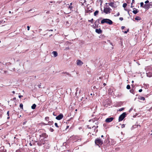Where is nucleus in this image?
I'll use <instances>...</instances> for the list:
<instances>
[{
  "instance_id": "nucleus-1",
  "label": "nucleus",
  "mask_w": 152,
  "mask_h": 152,
  "mask_svg": "<svg viewBox=\"0 0 152 152\" xmlns=\"http://www.w3.org/2000/svg\"><path fill=\"white\" fill-rule=\"evenodd\" d=\"M101 23L102 24L104 23H106L110 25L113 24V22L110 19L107 18H104L101 21Z\"/></svg>"
},
{
  "instance_id": "nucleus-2",
  "label": "nucleus",
  "mask_w": 152,
  "mask_h": 152,
  "mask_svg": "<svg viewBox=\"0 0 152 152\" xmlns=\"http://www.w3.org/2000/svg\"><path fill=\"white\" fill-rule=\"evenodd\" d=\"M127 114L126 112H124L118 118V122L122 121L126 117Z\"/></svg>"
},
{
  "instance_id": "nucleus-3",
  "label": "nucleus",
  "mask_w": 152,
  "mask_h": 152,
  "mask_svg": "<svg viewBox=\"0 0 152 152\" xmlns=\"http://www.w3.org/2000/svg\"><path fill=\"white\" fill-rule=\"evenodd\" d=\"M95 143L97 145L99 146V145H101L103 144V141L100 138H97L95 140Z\"/></svg>"
},
{
  "instance_id": "nucleus-4",
  "label": "nucleus",
  "mask_w": 152,
  "mask_h": 152,
  "mask_svg": "<svg viewBox=\"0 0 152 152\" xmlns=\"http://www.w3.org/2000/svg\"><path fill=\"white\" fill-rule=\"evenodd\" d=\"M151 7H152V1L150 2L148 4H145L144 5V8L147 10H148Z\"/></svg>"
},
{
  "instance_id": "nucleus-5",
  "label": "nucleus",
  "mask_w": 152,
  "mask_h": 152,
  "mask_svg": "<svg viewBox=\"0 0 152 152\" xmlns=\"http://www.w3.org/2000/svg\"><path fill=\"white\" fill-rule=\"evenodd\" d=\"M102 19L101 18L100 19H97L96 20L94 23V24L95 25V26H94V28H97L99 27V21L100 19Z\"/></svg>"
},
{
  "instance_id": "nucleus-6",
  "label": "nucleus",
  "mask_w": 152,
  "mask_h": 152,
  "mask_svg": "<svg viewBox=\"0 0 152 152\" xmlns=\"http://www.w3.org/2000/svg\"><path fill=\"white\" fill-rule=\"evenodd\" d=\"M45 140L44 139H43L42 140V141L41 140L40 142H38L37 143V145L39 146H41L42 144H45V146L46 145V144H48L47 143L46 144L45 142L44 143V142H45Z\"/></svg>"
},
{
  "instance_id": "nucleus-7",
  "label": "nucleus",
  "mask_w": 152,
  "mask_h": 152,
  "mask_svg": "<svg viewBox=\"0 0 152 152\" xmlns=\"http://www.w3.org/2000/svg\"><path fill=\"white\" fill-rule=\"evenodd\" d=\"M63 117V115L62 114H60L57 116L56 118L57 120H60Z\"/></svg>"
},
{
  "instance_id": "nucleus-8",
  "label": "nucleus",
  "mask_w": 152,
  "mask_h": 152,
  "mask_svg": "<svg viewBox=\"0 0 152 152\" xmlns=\"http://www.w3.org/2000/svg\"><path fill=\"white\" fill-rule=\"evenodd\" d=\"M114 119V118L112 117L108 118L105 120V122L107 123H109L111 122Z\"/></svg>"
},
{
  "instance_id": "nucleus-9",
  "label": "nucleus",
  "mask_w": 152,
  "mask_h": 152,
  "mask_svg": "<svg viewBox=\"0 0 152 152\" xmlns=\"http://www.w3.org/2000/svg\"><path fill=\"white\" fill-rule=\"evenodd\" d=\"M83 64V62L80 60L77 61V65L81 66Z\"/></svg>"
},
{
  "instance_id": "nucleus-10",
  "label": "nucleus",
  "mask_w": 152,
  "mask_h": 152,
  "mask_svg": "<svg viewBox=\"0 0 152 152\" xmlns=\"http://www.w3.org/2000/svg\"><path fill=\"white\" fill-rule=\"evenodd\" d=\"M40 137H42L45 138H46L48 137V135L45 133H43L41 134L40 135Z\"/></svg>"
},
{
  "instance_id": "nucleus-11",
  "label": "nucleus",
  "mask_w": 152,
  "mask_h": 152,
  "mask_svg": "<svg viewBox=\"0 0 152 152\" xmlns=\"http://www.w3.org/2000/svg\"><path fill=\"white\" fill-rule=\"evenodd\" d=\"M95 32L98 34H100L102 33V31L100 28L96 29L95 30Z\"/></svg>"
},
{
  "instance_id": "nucleus-12",
  "label": "nucleus",
  "mask_w": 152,
  "mask_h": 152,
  "mask_svg": "<svg viewBox=\"0 0 152 152\" xmlns=\"http://www.w3.org/2000/svg\"><path fill=\"white\" fill-rule=\"evenodd\" d=\"M114 4L113 5V8H116L117 6L119 5V2H113Z\"/></svg>"
},
{
  "instance_id": "nucleus-13",
  "label": "nucleus",
  "mask_w": 152,
  "mask_h": 152,
  "mask_svg": "<svg viewBox=\"0 0 152 152\" xmlns=\"http://www.w3.org/2000/svg\"><path fill=\"white\" fill-rule=\"evenodd\" d=\"M93 10L92 8H91L90 10L89 9V8H87V9L86 10V13H90L92 12V11H91L92 10Z\"/></svg>"
},
{
  "instance_id": "nucleus-14",
  "label": "nucleus",
  "mask_w": 152,
  "mask_h": 152,
  "mask_svg": "<svg viewBox=\"0 0 152 152\" xmlns=\"http://www.w3.org/2000/svg\"><path fill=\"white\" fill-rule=\"evenodd\" d=\"M52 54L53 55L54 57H56L58 56V53L57 52L53 51L52 52Z\"/></svg>"
},
{
  "instance_id": "nucleus-15",
  "label": "nucleus",
  "mask_w": 152,
  "mask_h": 152,
  "mask_svg": "<svg viewBox=\"0 0 152 152\" xmlns=\"http://www.w3.org/2000/svg\"><path fill=\"white\" fill-rule=\"evenodd\" d=\"M107 7L106 8H104V12L106 14H107L108 13H109V11L108 10H107Z\"/></svg>"
},
{
  "instance_id": "nucleus-16",
  "label": "nucleus",
  "mask_w": 152,
  "mask_h": 152,
  "mask_svg": "<svg viewBox=\"0 0 152 152\" xmlns=\"http://www.w3.org/2000/svg\"><path fill=\"white\" fill-rule=\"evenodd\" d=\"M139 12V10L138 9H136L135 10H133L132 11L133 13L134 14H136Z\"/></svg>"
},
{
  "instance_id": "nucleus-17",
  "label": "nucleus",
  "mask_w": 152,
  "mask_h": 152,
  "mask_svg": "<svg viewBox=\"0 0 152 152\" xmlns=\"http://www.w3.org/2000/svg\"><path fill=\"white\" fill-rule=\"evenodd\" d=\"M36 107V105L35 104H34L31 106V108L32 109H35Z\"/></svg>"
},
{
  "instance_id": "nucleus-18",
  "label": "nucleus",
  "mask_w": 152,
  "mask_h": 152,
  "mask_svg": "<svg viewBox=\"0 0 152 152\" xmlns=\"http://www.w3.org/2000/svg\"><path fill=\"white\" fill-rule=\"evenodd\" d=\"M99 11L98 10L94 12V15L95 16H96L97 15H98Z\"/></svg>"
},
{
  "instance_id": "nucleus-19",
  "label": "nucleus",
  "mask_w": 152,
  "mask_h": 152,
  "mask_svg": "<svg viewBox=\"0 0 152 152\" xmlns=\"http://www.w3.org/2000/svg\"><path fill=\"white\" fill-rule=\"evenodd\" d=\"M135 19L137 20H140L141 19V18L139 16H137L135 18Z\"/></svg>"
},
{
  "instance_id": "nucleus-20",
  "label": "nucleus",
  "mask_w": 152,
  "mask_h": 152,
  "mask_svg": "<svg viewBox=\"0 0 152 152\" xmlns=\"http://www.w3.org/2000/svg\"><path fill=\"white\" fill-rule=\"evenodd\" d=\"M134 2H135L134 0H132V2L131 4V8H133V7H134V6H133V3H134Z\"/></svg>"
},
{
  "instance_id": "nucleus-21",
  "label": "nucleus",
  "mask_w": 152,
  "mask_h": 152,
  "mask_svg": "<svg viewBox=\"0 0 152 152\" xmlns=\"http://www.w3.org/2000/svg\"><path fill=\"white\" fill-rule=\"evenodd\" d=\"M62 74H64V73H66V74L68 75V76H69V77H71V74H69L68 72H63L62 73Z\"/></svg>"
},
{
  "instance_id": "nucleus-22",
  "label": "nucleus",
  "mask_w": 152,
  "mask_h": 152,
  "mask_svg": "<svg viewBox=\"0 0 152 152\" xmlns=\"http://www.w3.org/2000/svg\"><path fill=\"white\" fill-rule=\"evenodd\" d=\"M53 123V121H49L48 122V125H51Z\"/></svg>"
},
{
  "instance_id": "nucleus-23",
  "label": "nucleus",
  "mask_w": 152,
  "mask_h": 152,
  "mask_svg": "<svg viewBox=\"0 0 152 152\" xmlns=\"http://www.w3.org/2000/svg\"><path fill=\"white\" fill-rule=\"evenodd\" d=\"M139 99L142 100H145V98L144 97H140L139 98H138Z\"/></svg>"
},
{
  "instance_id": "nucleus-24",
  "label": "nucleus",
  "mask_w": 152,
  "mask_h": 152,
  "mask_svg": "<svg viewBox=\"0 0 152 152\" xmlns=\"http://www.w3.org/2000/svg\"><path fill=\"white\" fill-rule=\"evenodd\" d=\"M130 92L131 93L134 94V90L133 89H132L130 90Z\"/></svg>"
},
{
  "instance_id": "nucleus-25",
  "label": "nucleus",
  "mask_w": 152,
  "mask_h": 152,
  "mask_svg": "<svg viewBox=\"0 0 152 152\" xmlns=\"http://www.w3.org/2000/svg\"><path fill=\"white\" fill-rule=\"evenodd\" d=\"M23 104L20 103V107L21 109H22L23 110Z\"/></svg>"
},
{
  "instance_id": "nucleus-26",
  "label": "nucleus",
  "mask_w": 152,
  "mask_h": 152,
  "mask_svg": "<svg viewBox=\"0 0 152 152\" xmlns=\"http://www.w3.org/2000/svg\"><path fill=\"white\" fill-rule=\"evenodd\" d=\"M114 4L113 2H111L110 3H108V4L110 6L112 7L113 8V5Z\"/></svg>"
},
{
  "instance_id": "nucleus-27",
  "label": "nucleus",
  "mask_w": 152,
  "mask_h": 152,
  "mask_svg": "<svg viewBox=\"0 0 152 152\" xmlns=\"http://www.w3.org/2000/svg\"><path fill=\"white\" fill-rule=\"evenodd\" d=\"M98 127V126H97L96 127L95 126H92V127H88V126H87V127H88V128L89 129H91V128H94V129H96V128H97Z\"/></svg>"
},
{
  "instance_id": "nucleus-28",
  "label": "nucleus",
  "mask_w": 152,
  "mask_h": 152,
  "mask_svg": "<svg viewBox=\"0 0 152 152\" xmlns=\"http://www.w3.org/2000/svg\"><path fill=\"white\" fill-rule=\"evenodd\" d=\"M127 4L126 3H124L123 5V7L124 8H125L127 6Z\"/></svg>"
},
{
  "instance_id": "nucleus-29",
  "label": "nucleus",
  "mask_w": 152,
  "mask_h": 152,
  "mask_svg": "<svg viewBox=\"0 0 152 152\" xmlns=\"http://www.w3.org/2000/svg\"><path fill=\"white\" fill-rule=\"evenodd\" d=\"M140 7H142L144 8V4L143 2H141L140 3Z\"/></svg>"
},
{
  "instance_id": "nucleus-30",
  "label": "nucleus",
  "mask_w": 152,
  "mask_h": 152,
  "mask_svg": "<svg viewBox=\"0 0 152 152\" xmlns=\"http://www.w3.org/2000/svg\"><path fill=\"white\" fill-rule=\"evenodd\" d=\"M126 88L128 89H130V86L129 85H128L126 87Z\"/></svg>"
},
{
  "instance_id": "nucleus-31",
  "label": "nucleus",
  "mask_w": 152,
  "mask_h": 152,
  "mask_svg": "<svg viewBox=\"0 0 152 152\" xmlns=\"http://www.w3.org/2000/svg\"><path fill=\"white\" fill-rule=\"evenodd\" d=\"M31 11L32 12H35L34 10V9H30V10H29L28 12H31Z\"/></svg>"
},
{
  "instance_id": "nucleus-32",
  "label": "nucleus",
  "mask_w": 152,
  "mask_h": 152,
  "mask_svg": "<svg viewBox=\"0 0 152 152\" xmlns=\"http://www.w3.org/2000/svg\"><path fill=\"white\" fill-rule=\"evenodd\" d=\"M45 120L47 121H48L49 120V117H46L45 118Z\"/></svg>"
},
{
  "instance_id": "nucleus-33",
  "label": "nucleus",
  "mask_w": 152,
  "mask_h": 152,
  "mask_svg": "<svg viewBox=\"0 0 152 152\" xmlns=\"http://www.w3.org/2000/svg\"><path fill=\"white\" fill-rule=\"evenodd\" d=\"M149 1L148 0H147L146 1H145V4H148L149 3Z\"/></svg>"
},
{
  "instance_id": "nucleus-34",
  "label": "nucleus",
  "mask_w": 152,
  "mask_h": 152,
  "mask_svg": "<svg viewBox=\"0 0 152 152\" xmlns=\"http://www.w3.org/2000/svg\"><path fill=\"white\" fill-rule=\"evenodd\" d=\"M107 10H108L109 11V13L110 12V11L112 10L109 7L107 8Z\"/></svg>"
},
{
  "instance_id": "nucleus-35",
  "label": "nucleus",
  "mask_w": 152,
  "mask_h": 152,
  "mask_svg": "<svg viewBox=\"0 0 152 152\" xmlns=\"http://www.w3.org/2000/svg\"><path fill=\"white\" fill-rule=\"evenodd\" d=\"M93 19L92 18L91 20H88V21L91 22V23H93Z\"/></svg>"
},
{
  "instance_id": "nucleus-36",
  "label": "nucleus",
  "mask_w": 152,
  "mask_h": 152,
  "mask_svg": "<svg viewBox=\"0 0 152 152\" xmlns=\"http://www.w3.org/2000/svg\"><path fill=\"white\" fill-rule=\"evenodd\" d=\"M124 10L126 11H128V14L130 16H131V15H130V14L129 13V10H127V9H124Z\"/></svg>"
},
{
  "instance_id": "nucleus-37",
  "label": "nucleus",
  "mask_w": 152,
  "mask_h": 152,
  "mask_svg": "<svg viewBox=\"0 0 152 152\" xmlns=\"http://www.w3.org/2000/svg\"><path fill=\"white\" fill-rule=\"evenodd\" d=\"M55 126L56 127H57V128H58V127H59V126H58V124H57V123H55Z\"/></svg>"
},
{
  "instance_id": "nucleus-38",
  "label": "nucleus",
  "mask_w": 152,
  "mask_h": 152,
  "mask_svg": "<svg viewBox=\"0 0 152 152\" xmlns=\"http://www.w3.org/2000/svg\"><path fill=\"white\" fill-rule=\"evenodd\" d=\"M49 130L51 132H53L54 131V130L53 128H50V129Z\"/></svg>"
},
{
  "instance_id": "nucleus-39",
  "label": "nucleus",
  "mask_w": 152,
  "mask_h": 152,
  "mask_svg": "<svg viewBox=\"0 0 152 152\" xmlns=\"http://www.w3.org/2000/svg\"><path fill=\"white\" fill-rule=\"evenodd\" d=\"M124 109V108H121V109H119V111H122Z\"/></svg>"
},
{
  "instance_id": "nucleus-40",
  "label": "nucleus",
  "mask_w": 152,
  "mask_h": 152,
  "mask_svg": "<svg viewBox=\"0 0 152 152\" xmlns=\"http://www.w3.org/2000/svg\"><path fill=\"white\" fill-rule=\"evenodd\" d=\"M80 1H81V3H85L86 2V0H80Z\"/></svg>"
},
{
  "instance_id": "nucleus-41",
  "label": "nucleus",
  "mask_w": 152,
  "mask_h": 152,
  "mask_svg": "<svg viewBox=\"0 0 152 152\" xmlns=\"http://www.w3.org/2000/svg\"><path fill=\"white\" fill-rule=\"evenodd\" d=\"M120 15V13L119 12H118L116 15H114V16L116 17V16H118Z\"/></svg>"
},
{
  "instance_id": "nucleus-42",
  "label": "nucleus",
  "mask_w": 152,
  "mask_h": 152,
  "mask_svg": "<svg viewBox=\"0 0 152 152\" xmlns=\"http://www.w3.org/2000/svg\"><path fill=\"white\" fill-rule=\"evenodd\" d=\"M125 127V124H122L121 125V128H124V127Z\"/></svg>"
},
{
  "instance_id": "nucleus-43",
  "label": "nucleus",
  "mask_w": 152,
  "mask_h": 152,
  "mask_svg": "<svg viewBox=\"0 0 152 152\" xmlns=\"http://www.w3.org/2000/svg\"><path fill=\"white\" fill-rule=\"evenodd\" d=\"M119 19L121 21H122V20H123V18H122V17H120L119 18Z\"/></svg>"
},
{
  "instance_id": "nucleus-44",
  "label": "nucleus",
  "mask_w": 152,
  "mask_h": 152,
  "mask_svg": "<svg viewBox=\"0 0 152 152\" xmlns=\"http://www.w3.org/2000/svg\"><path fill=\"white\" fill-rule=\"evenodd\" d=\"M133 110V108H131L130 110H129V112H130L132 110Z\"/></svg>"
},
{
  "instance_id": "nucleus-45",
  "label": "nucleus",
  "mask_w": 152,
  "mask_h": 152,
  "mask_svg": "<svg viewBox=\"0 0 152 152\" xmlns=\"http://www.w3.org/2000/svg\"><path fill=\"white\" fill-rule=\"evenodd\" d=\"M42 124L43 125H48V124H46L44 123H42Z\"/></svg>"
},
{
  "instance_id": "nucleus-46",
  "label": "nucleus",
  "mask_w": 152,
  "mask_h": 152,
  "mask_svg": "<svg viewBox=\"0 0 152 152\" xmlns=\"http://www.w3.org/2000/svg\"><path fill=\"white\" fill-rule=\"evenodd\" d=\"M50 145L49 144H48V146L47 147V148H49V147H50Z\"/></svg>"
},
{
  "instance_id": "nucleus-47",
  "label": "nucleus",
  "mask_w": 152,
  "mask_h": 152,
  "mask_svg": "<svg viewBox=\"0 0 152 152\" xmlns=\"http://www.w3.org/2000/svg\"><path fill=\"white\" fill-rule=\"evenodd\" d=\"M72 8V7L71 6H69V8H70V10H71Z\"/></svg>"
},
{
  "instance_id": "nucleus-48",
  "label": "nucleus",
  "mask_w": 152,
  "mask_h": 152,
  "mask_svg": "<svg viewBox=\"0 0 152 152\" xmlns=\"http://www.w3.org/2000/svg\"><path fill=\"white\" fill-rule=\"evenodd\" d=\"M69 126H67L66 127L65 130H66L67 129L69 128Z\"/></svg>"
},
{
  "instance_id": "nucleus-49",
  "label": "nucleus",
  "mask_w": 152,
  "mask_h": 152,
  "mask_svg": "<svg viewBox=\"0 0 152 152\" xmlns=\"http://www.w3.org/2000/svg\"><path fill=\"white\" fill-rule=\"evenodd\" d=\"M27 30L28 31H29V29H30V27L29 26H27Z\"/></svg>"
},
{
  "instance_id": "nucleus-50",
  "label": "nucleus",
  "mask_w": 152,
  "mask_h": 152,
  "mask_svg": "<svg viewBox=\"0 0 152 152\" xmlns=\"http://www.w3.org/2000/svg\"><path fill=\"white\" fill-rule=\"evenodd\" d=\"M7 115L8 116H9V111H8L7 112Z\"/></svg>"
},
{
  "instance_id": "nucleus-51",
  "label": "nucleus",
  "mask_w": 152,
  "mask_h": 152,
  "mask_svg": "<svg viewBox=\"0 0 152 152\" xmlns=\"http://www.w3.org/2000/svg\"><path fill=\"white\" fill-rule=\"evenodd\" d=\"M41 83H40V84H39L38 86V87L39 88H41Z\"/></svg>"
},
{
  "instance_id": "nucleus-52",
  "label": "nucleus",
  "mask_w": 152,
  "mask_h": 152,
  "mask_svg": "<svg viewBox=\"0 0 152 152\" xmlns=\"http://www.w3.org/2000/svg\"><path fill=\"white\" fill-rule=\"evenodd\" d=\"M125 28V27L124 26H122L121 27V28L122 29H124Z\"/></svg>"
},
{
  "instance_id": "nucleus-53",
  "label": "nucleus",
  "mask_w": 152,
  "mask_h": 152,
  "mask_svg": "<svg viewBox=\"0 0 152 152\" xmlns=\"http://www.w3.org/2000/svg\"><path fill=\"white\" fill-rule=\"evenodd\" d=\"M142 89H140L139 90V92H142Z\"/></svg>"
},
{
  "instance_id": "nucleus-54",
  "label": "nucleus",
  "mask_w": 152,
  "mask_h": 152,
  "mask_svg": "<svg viewBox=\"0 0 152 152\" xmlns=\"http://www.w3.org/2000/svg\"><path fill=\"white\" fill-rule=\"evenodd\" d=\"M26 122H27V121H25L23 122V124L24 125L25 124H26Z\"/></svg>"
},
{
  "instance_id": "nucleus-55",
  "label": "nucleus",
  "mask_w": 152,
  "mask_h": 152,
  "mask_svg": "<svg viewBox=\"0 0 152 152\" xmlns=\"http://www.w3.org/2000/svg\"><path fill=\"white\" fill-rule=\"evenodd\" d=\"M93 88L94 89H95V88H96V89H98V88H96V87L95 86H94L93 87Z\"/></svg>"
},
{
  "instance_id": "nucleus-56",
  "label": "nucleus",
  "mask_w": 152,
  "mask_h": 152,
  "mask_svg": "<svg viewBox=\"0 0 152 152\" xmlns=\"http://www.w3.org/2000/svg\"><path fill=\"white\" fill-rule=\"evenodd\" d=\"M23 97V96H22V95H19L18 96V97L20 98H21V97Z\"/></svg>"
},
{
  "instance_id": "nucleus-57",
  "label": "nucleus",
  "mask_w": 152,
  "mask_h": 152,
  "mask_svg": "<svg viewBox=\"0 0 152 152\" xmlns=\"http://www.w3.org/2000/svg\"><path fill=\"white\" fill-rule=\"evenodd\" d=\"M124 33L125 34H126L127 33V31H125L124 32Z\"/></svg>"
},
{
  "instance_id": "nucleus-58",
  "label": "nucleus",
  "mask_w": 152,
  "mask_h": 152,
  "mask_svg": "<svg viewBox=\"0 0 152 152\" xmlns=\"http://www.w3.org/2000/svg\"><path fill=\"white\" fill-rule=\"evenodd\" d=\"M49 2L50 3H55V1H51Z\"/></svg>"
},
{
  "instance_id": "nucleus-59",
  "label": "nucleus",
  "mask_w": 152,
  "mask_h": 152,
  "mask_svg": "<svg viewBox=\"0 0 152 152\" xmlns=\"http://www.w3.org/2000/svg\"><path fill=\"white\" fill-rule=\"evenodd\" d=\"M16 152H20V151L19 150H17L16 151Z\"/></svg>"
},
{
  "instance_id": "nucleus-60",
  "label": "nucleus",
  "mask_w": 152,
  "mask_h": 152,
  "mask_svg": "<svg viewBox=\"0 0 152 152\" xmlns=\"http://www.w3.org/2000/svg\"><path fill=\"white\" fill-rule=\"evenodd\" d=\"M13 100H15L16 99V98L15 97H14L13 99Z\"/></svg>"
},
{
  "instance_id": "nucleus-61",
  "label": "nucleus",
  "mask_w": 152,
  "mask_h": 152,
  "mask_svg": "<svg viewBox=\"0 0 152 152\" xmlns=\"http://www.w3.org/2000/svg\"><path fill=\"white\" fill-rule=\"evenodd\" d=\"M29 145H30V146H32V144L31 143V142H30V143H29Z\"/></svg>"
},
{
  "instance_id": "nucleus-62",
  "label": "nucleus",
  "mask_w": 152,
  "mask_h": 152,
  "mask_svg": "<svg viewBox=\"0 0 152 152\" xmlns=\"http://www.w3.org/2000/svg\"><path fill=\"white\" fill-rule=\"evenodd\" d=\"M103 85H104V86H105L106 85V84L104 83H103Z\"/></svg>"
},
{
  "instance_id": "nucleus-63",
  "label": "nucleus",
  "mask_w": 152,
  "mask_h": 152,
  "mask_svg": "<svg viewBox=\"0 0 152 152\" xmlns=\"http://www.w3.org/2000/svg\"><path fill=\"white\" fill-rule=\"evenodd\" d=\"M46 13L47 14H48V13H49V11H47V12H46Z\"/></svg>"
},
{
  "instance_id": "nucleus-64",
  "label": "nucleus",
  "mask_w": 152,
  "mask_h": 152,
  "mask_svg": "<svg viewBox=\"0 0 152 152\" xmlns=\"http://www.w3.org/2000/svg\"><path fill=\"white\" fill-rule=\"evenodd\" d=\"M66 49H69V47H67Z\"/></svg>"
}]
</instances>
